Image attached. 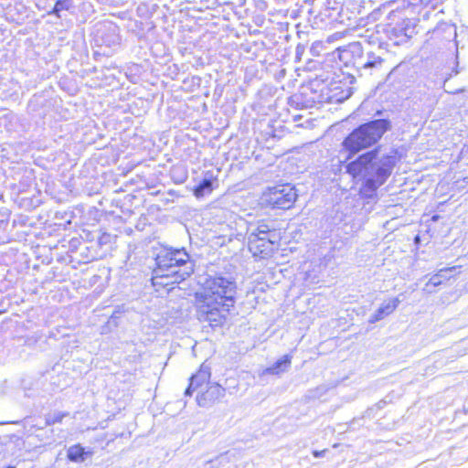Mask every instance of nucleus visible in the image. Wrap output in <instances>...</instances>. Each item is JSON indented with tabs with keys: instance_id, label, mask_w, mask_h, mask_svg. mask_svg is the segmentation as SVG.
<instances>
[{
	"instance_id": "nucleus-2",
	"label": "nucleus",
	"mask_w": 468,
	"mask_h": 468,
	"mask_svg": "<svg viewBox=\"0 0 468 468\" xmlns=\"http://www.w3.org/2000/svg\"><path fill=\"white\" fill-rule=\"evenodd\" d=\"M378 151L379 148L368 151L346 165V172L354 178L365 180L364 189L371 193L387 181L396 164L393 155L386 154L378 158Z\"/></svg>"
},
{
	"instance_id": "nucleus-13",
	"label": "nucleus",
	"mask_w": 468,
	"mask_h": 468,
	"mask_svg": "<svg viewBox=\"0 0 468 468\" xmlns=\"http://www.w3.org/2000/svg\"><path fill=\"white\" fill-rule=\"evenodd\" d=\"M292 356L291 355H284L278 359L272 366L265 368L261 375H281L287 372L291 367Z\"/></svg>"
},
{
	"instance_id": "nucleus-12",
	"label": "nucleus",
	"mask_w": 468,
	"mask_h": 468,
	"mask_svg": "<svg viewBox=\"0 0 468 468\" xmlns=\"http://www.w3.org/2000/svg\"><path fill=\"white\" fill-rule=\"evenodd\" d=\"M400 300L396 297L392 298L388 302H384L381 306L369 317V323L374 324L385 318L387 315L392 314L398 305L399 304Z\"/></svg>"
},
{
	"instance_id": "nucleus-4",
	"label": "nucleus",
	"mask_w": 468,
	"mask_h": 468,
	"mask_svg": "<svg viewBox=\"0 0 468 468\" xmlns=\"http://www.w3.org/2000/svg\"><path fill=\"white\" fill-rule=\"evenodd\" d=\"M297 197L296 191L291 185H279L269 187L263 193V201L278 209H288L295 202Z\"/></svg>"
},
{
	"instance_id": "nucleus-19",
	"label": "nucleus",
	"mask_w": 468,
	"mask_h": 468,
	"mask_svg": "<svg viewBox=\"0 0 468 468\" xmlns=\"http://www.w3.org/2000/svg\"><path fill=\"white\" fill-rule=\"evenodd\" d=\"M69 413L67 412H55L53 414H49L46 417V426L54 425L56 423H60L62 420L68 416Z\"/></svg>"
},
{
	"instance_id": "nucleus-8",
	"label": "nucleus",
	"mask_w": 468,
	"mask_h": 468,
	"mask_svg": "<svg viewBox=\"0 0 468 468\" xmlns=\"http://www.w3.org/2000/svg\"><path fill=\"white\" fill-rule=\"evenodd\" d=\"M353 94L352 88L346 83L332 80L327 87L326 100L330 102H342Z\"/></svg>"
},
{
	"instance_id": "nucleus-17",
	"label": "nucleus",
	"mask_w": 468,
	"mask_h": 468,
	"mask_svg": "<svg viewBox=\"0 0 468 468\" xmlns=\"http://www.w3.org/2000/svg\"><path fill=\"white\" fill-rule=\"evenodd\" d=\"M90 452H86L80 444L70 446L67 451V457L73 463H83L87 456H90Z\"/></svg>"
},
{
	"instance_id": "nucleus-1",
	"label": "nucleus",
	"mask_w": 468,
	"mask_h": 468,
	"mask_svg": "<svg viewBox=\"0 0 468 468\" xmlns=\"http://www.w3.org/2000/svg\"><path fill=\"white\" fill-rule=\"evenodd\" d=\"M236 295L237 283L233 277L222 273L208 275L199 294L198 319L212 326L222 324L235 305Z\"/></svg>"
},
{
	"instance_id": "nucleus-6",
	"label": "nucleus",
	"mask_w": 468,
	"mask_h": 468,
	"mask_svg": "<svg viewBox=\"0 0 468 468\" xmlns=\"http://www.w3.org/2000/svg\"><path fill=\"white\" fill-rule=\"evenodd\" d=\"M269 238H257V236H248V246L250 251L253 254V256L260 258H267L271 256L273 251V245L276 242L271 241V239H268Z\"/></svg>"
},
{
	"instance_id": "nucleus-5",
	"label": "nucleus",
	"mask_w": 468,
	"mask_h": 468,
	"mask_svg": "<svg viewBox=\"0 0 468 468\" xmlns=\"http://www.w3.org/2000/svg\"><path fill=\"white\" fill-rule=\"evenodd\" d=\"M391 122L388 119H376L358 126L362 136L373 145L376 144L391 129Z\"/></svg>"
},
{
	"instance_id": "nucleus-14",
	"label": "nucleus",
	"mask_w": 468,
	"mask_h": 468,
	"mask_svg": "<svg viewBox=\"0 0 468 468\" xmlns=\"http://www.w3.org/2000/svg\"><path fill=\"white\" fill-rule=\"evenodd\" d=\"M214 181H216V177L214 176L213 172H206L202 181L194 189L195 197L197 198H201L204 196L210 194L214 188Z\"/></svg>"
},
{
	"instance_id": "nucleus-22",
	"label": "nucleus",
	"mask_w": 468,
	"mask_h": 468,
	"mask_svg": "<svg viewBox=\"0 0 468 468\" xmlns=\"http://www.w3.org/2000/svg\"><path fill=\"white\" fill-rule=\"evenodd\" d=\"M304 48L303 46L298 45L296 48V56L299 57L303 53Z\"/></svg>"
},
{
	"instance_id": "nucleus-10",
	"label": "nucleus",
	"mask_w": 468,
	"mask_h": 468,
	"mask_svg": "<svg viewBox=\"0 0 468 468\" xmlns=\"http://www.w3.org/2000/svg\"><path fill=\"white\" fill-rule=\"evenodd\" d=\"M210 376V367L206 363H203L200 366L199 370L190 378V383L188 388L185 391V395L191 396L194 390L201 388L204 384L208 383Z\"/></svg>"
},
{
	"instance_id": "nucleus-20",
	"label": "nucleus",
	"mask_w": 468,
	"mask_h": 468,
	"mask_svg": "<svg viewBox=\"0 0 468 468\" xmlns=\"http://www.w3.org/2000/svg\"><path fill=\"white\" fill-rule=\"evenodd\" d=\"M70 5V0H58L54 5L52 13L59 16V13L63 10H69Z\"/></svg>"
},
{
	"instance_id": "nucleus-21",
	"label": "nucleus",
	"mask_w": 468,
	"mask_h": 468,
	"mask_svg": "<svg viewBox=\"0 0 468 468\" xmlns=\"http://www.w3.org/2000/svg\"><path fill=\"white\" fill-rule=\"evenodd\" d=\"M327 452V450H322V451H314L313 452V455L315 457V458H320V457H324V453Z\"/></svg>"
},
{
	"instance_id": "nucleus-18",
	"label": "nucleus",
	"mask_w": 468,
	"mask_h": 468,
	"mask_svg": "<svg viewBox=\"0 0 468 468\" xmlns=\"http://www.w3.org/2000/svg\"><path fill=\"white\" fill-rule=\"evenodd\" d=\"M456 269H457V267L453 266V267L443 268V269L439 270L437 271V273H435L434 275H432L430 278L429 282L426 283V288L429 287L430 285L438 286V285L441 284L442 280L450 279V276H447L446 273L449 271H455Z\"/></svg>"
},
{
	"instance_id": "nucleus-9",
	"label": "nucleus",
	"mask_w": 468,
	"mask_h": 468,
	"mask_svg": "<svg viewBox=\"0 0 468 468\" xmlns=\"http://www.w3.org/2000/svg\"><path fill=\"white\" fill-rule=\"evenodd\" d=\"M225 392L226 389L218 383L210 384L206 391L197 394V402L200 407H207L224 397Z\"/></svg>"
},
{
	"instance_id": "nucleus-11",
	"label": "nucleus",
	"mask_w": 468,
	"mask_h": 468,
	"mask_svg": "<svg viewBox=\"0 0 468 468\" xmlns=\"http://www.w3.org/2000/svg\"><path fill=\"white\" fill-rule=\"evenodd\" d=\"M257 236V238H269L268 239H271L273 242H277L278 233L273 226L269 225L268 223L261 221L257 225H252L248 229V236Z\"/></svg>"
},
{
	"instance_id": "nucleus-3",
	"label": "nucleus",
	"mask_w": 468,
	"mask_h": 468,
	"mask_svg": "<svg viewBox=\"0 0 468 468\" xmlns=\"http://www.w3.org/2000/svg\"><path fill=\"white\" fill-rule=\"evenodd\" d=\"M156 267L153 271L152 282L155 285L158 279H170L165 285L179 283L194 272V262L185 249H165L155 258Z\"/></svg>"
},
{
	"instance_id": "nucleus-15",
	"label": "nucleus",
	"mask_w": 468,
	"mask_h": 468,
	"mask_svg": "<svg viewBox=\"0 0 468 468\" xmlns=\"http://www.w3.org/2000/svg\"><path fill=\"white\" fill-rule=\"evenodd\" d=\"M384 58L381 55L376 52H367L366 58H362L359 63L360 69H380L384 63Z\"/></svg>"
},
{
	"instance_id": "nucleus-7",
	"label": "nucleus",
	"mask_w": 468,
	"mask_h": 468,
	"mask_svg": "<svg viewBox=\"0 0 468 468\" xmlns=\"http://www.w3.org/2000/svg\"><path fill=\"white\" fill-rule=\"evenodd\" d=\"M373 144L365 139L361 134V129L356 128L343 141L344 148L351 154H355L366 148L371 147Z\"/></svg>"
},
{
	"instance_id": "nucleus-23",
	"label": "nucleus",
	"mask_w": 468,
	"mask_h": 468,
	"mask_svg": "<svg viewBox=\"0 0 468 468\" xmlns=\"http://www.w3.org/2000/svg\"><path fill=\"white\" fill-rule=\"evenodd\" d=\"M466 412H468V408L465 410Z\"/></svg>"
},
{
	"instance_id": "nucleus-16",
	"label": "nucleus",
	"mask_w": 468,
	"mask_h": 468,
	"mask_svg": "<svg viewBox=\"0 0 468 468\" xmlns=\"http://www.w3.org/2000/svg\"><path fill=\"white\" fill-rule=\"evenodd\" d=\"M392 33L397 37L409 39L415 34V25L410 19H404L392 29Z\"/></svg>"
}]
</instances>
